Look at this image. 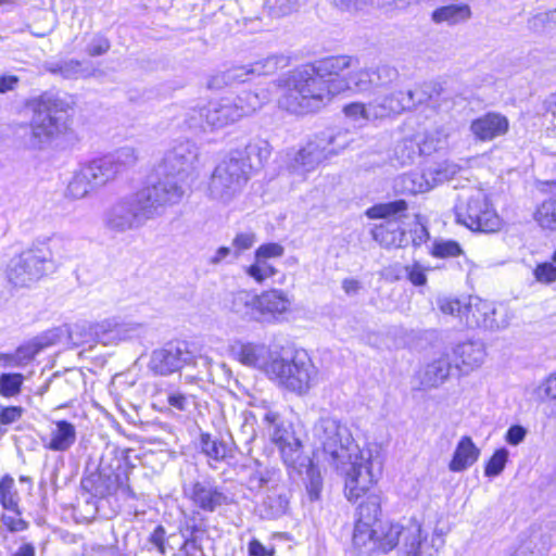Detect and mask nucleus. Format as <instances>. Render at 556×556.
<instances>
[{
  "label": "nucleus",
  "instance_id": "aec40b11",
  "mask_svg": "<svg viewBox=\"0 0 556 556\" xmlns=\"http://www.w3.org/2000/svg\"><path fill=\"white\" fill-rule=\"evenodd\" d=\"M290 306L291 300L285 291L278 289L264 291L257 295V321L276 323Z\"/></svg>",
  "mask_w": 556,
  "mask_h": 556
},
{
  "label": "nucleus",
  "instance_id": "bf43d9fd",
  "mask_svg": "<svg viewBox=\"0 0 556 556\" xmlns=\"http://www.w3.org/2000/svg\"><path fill=\"white\" fill-rule=\"evenodd\" d=\"M372 119L384 118L393 114V111H389L391 105L389 104L388 97L381 99H375L369 102Z\"/></svg>",
  "mask_w": 556,
  "mask_h": 556
},
{
  "label": "nucleus",
  "instance_id": "680f3d73",
  "mask_svg": "<svg viewBox=\"0 0 556 556\" xmlns=\"http://www.w3.org/2000/svg\"><path fill=\"white\" fill-rule=\"evenodd\" d=\"M167 403L170 407L179 412H186L189 409L190 405L192 404V401L190 396L179 391H174L168 394Z\"/></svg>",
  "mask_w": 556,
  "mask_h": 556
},
{
  "label": "nucleus",
  "instance_id": "a19ab883",
  "mask_svg": "<svg viewBox=\"0 0 556 556\" xmlns=\"http://www.w3.org/2000/svg\"><path fill=\"white\" fill-rule=\"evenodd\" d=\"M535 220L542 228L556 230V198L544 201L535 212Z\"/></svg>",
  "mask_w": 556,
  "mask_h": 556
},
{
  "label": "nucleus",
  "instance_id": "ea45409f",
  "mask_svg": "<svg viewBox=\"0 0 556 556\" xmlns=\"http://www.w3.org/2000/svg\"><path fill=\"white\" fill-rule=\"evenodd\" d=\"M50 71L60 74L66 79H76L89 75L88 70L84 68L83 63L77 60H66L53 64Z\"/></svg>",
  "mask_w": 556,
  "mask_h": 556
},
{
  "label": "nucleus",
  "instance_id": "603ef678",
  "mask_svg": "<svg viewBox=\"0 0 556 556\" xmlns=\"http://www.w3.org/2000/svg\"><path fill=\"white\" fill-rule=\"evenodd\" d=\"M440 311L445 315L460 316L465 318V307L459 300L452 298H440L438 300Z\"/></svg>",
  "mask_w": 556,
  "mask_h": 556
},
{
  "label": "nucleus",
  "instance_id": "3c124183",
  "mask_svg": "<svg viewBox=\"0 0 556 556\" xmlns=\"http://www.w3.org/2000/svg\"><path fill=\"white\" fill-rule=\"evenodd\" d=\"M37 353L33 346H21L14 354H5L2 356L8 366H23L30 362Z\"/></svg>",
  "mask_w": 556,
  "mask_h": 556
},
{
  "label": "nucleus",
  "instance_id": "a18cd8bd",
  "mask_svg": "<svg viewBox=\"0 0 556 556\" xmlns=\"http://www.w3.org/2000/svg\"><path fill=\"white\" fill-rule=\"evenodd\" d=\"M343 113L350 121L361 125L374 121L369 103L352 102L343 108Z\"/></svg>",
  "mask_w": 556,
  "mask_h": 556
},
{
  "label": "nucleus",
  "instance_id": "1a4fd4ad",
  "mask_svg": "<svg viewBox=\"0 0 556 556\" xmlns=\"http://www.w3.org/2000/svg\"><path fill=\"white\" fill-rule=\"evenodd\" d=\"M456 222L472 231L495 232L502 226V219L485 193L476 191L455 205Z\"/></svg>",
  "mask_w": 556,
  "mask_h": 556
},
{
  "label": "nucleus",
  "instance_id": "c9c22d12",
  "mask_svg": "<svg viewBox=\"0 0 556 556\" xmlns=\"http://www.w3.org/2000/svg\"><path fill=\"white\" fill-rule=\"evenodd\" d=\"M443 91L444 89L442 84L430 81L404 93L406 99L413 103L414 109L418 104H422L428 101H435L442 96Z\"/></svg>",
  "mask_w": 556,
  "mask_h": 556
},
{
  "label": "nucleus",
  "instance_id": "6ab92c4d",
  "mask_svg": "<svg viewBox=\"0 0 556 556\" xmlns=\"http://www.w3.org/2000/svg\"><path fill=\"white\" fill-rule=\"evenodd\" d=\"M138 328V324L118 323L115 319H104L88 326L91 339L103 345H113L128 340L136 334Z\"/></svg>",
  "mask_w": 556,
  "mask_h": 556
},
{
  "label": "nucleus",
  "instance_id": "0eeeda50",
  "mask_svg": "<svg viewBox=\"0 0 556 556\" xmlns=\"http://www.w3.org/2000/svg\"><path fill=\"white\" fill-rule=\"evenodd\" d=\"M265 372L285 390L303 396L317 384L318 369L304 352L292 357L277 356L265 366Z\"/></svg>",
  "mask_w": 556,
  "mask_h": 556
},
{
  "label": "nucleus",
  "instance_id": "c03bdc74",
  "mask_svg": "<svg viewBox=\"0 0 556 556\" xmlns=\"http://www.w3.org/2000/svg\"><path fill=\"white\" fill-rule=\"evenodd\" d=\"M276 273L277 270L274 266H271L266 260L257 257L256 255L254 263L245 267V274L258 283H262L265 279L273 277Z\"/></svg>",
  "mask_w": 556,
  "mask_h": 556
},
{
  "label": "nucleus",
  "instance_id": "c756f323",
  "mask_svg": "<svg viewBox=\"0 0 556 556\" xmlns=\"http://www.w3.org/2000/svg\"><path fill=\"white\" fill-rule=\"evenodd\" d=\"M371 235L374 240L384 248H400L405 239V232L397 220H386L376 225Z\"/></svg>",
  "mask_w": 556,
  "mask_h": 556
},
{
  "label": "nucleus",
  "instance_id": "412c9836",
  "mask_svg": "<svg viewBox=\"0 0 556 556\" xmlns=\"http://www.w3.org/2000/svg\"><path fill=\"white\" fill-rule=\"evenodd\" d=\"M71 240L63 235H53L33 245L34 250L45 257V265L49 270L54 269L58 263L65 260L71 252Z\"/></svg>",
  "mask_w": 556,
  "mask_h": 556
},
{
  "label": "nucleus",
  "instance_id": "69168bd1",
  "mask_svg": "<svg viewBox=\"0 0 556 556\" xmlns=\"http://www.w3.org/2000/svg\"><path fill=\"white\" fill-rule=\"evenodd\" d=\"M405 271L408 280L416 287L425 286L427 282V276L420 264L415 263L412 266H406Z\"/></svg>",
  "mask_w": 556,
  "mask_h": 556
},
{
  "label": "nucleus",
  "instance_id": "79ce46f5",
  "mask_svg": "<svg viewBox=\"0 0 556 556\" xmlns=\"http://www.w3.org/2000/svg\"><path fill=\"white\" fill-rule=\"evenodd\" d=\"M201 450L202 452L215 460H222L227 456V445L217 439H213L208 433L201 434Z\"/></svg>",
  "mask_w": 556,
  "mask_h": 556
},
{
  "label": "nucleus",
  "instance_id": "f03ea898",
  "mask_svg": "<svg viewBox=\"0 0 556 556\" xmlns=\"http://www.w3.org/2000/svg\"><path fill=\"white\" fill-rule=\"evenodd\" d=\"M313 432L325 460L344 475V492L350 502L357 501L377 483L383 466L379 452L359 448L345 425L321 417Z\"/></svg>",
  "mask_w": 556,
  "mask_h": 556
},
{
  "label": "nucleus",
  "instance_id": "8fccbe9b",
  "mask_svg": "<svg viewBox=\"0 0 556 556\" xmlns=\"http://www.w3.org/2000/svg\"><path fill=\"white\" fill-rule=\"evenodd\" d=\"M463 253L460 245L456 241H435L431 249L434 257L446 258L455 257Z\"/></svg>",
  "mask_w": 556,
  "mask_h": 556
},
{
  "label": "nucleus",
  "instance_id": "5fc2aeb1",
  "mask_svg": "<svg viewBox=\"0 0 556 556\" xmlns=\"http://www.w3.org/2000/svg\"><path fill=\"white\" fill-rule=\"evenodd\" d=\"M387 97L391 105L389 111H393V114H400L405 110L413 109V103L406 99L404 91H397Z\"/></svg>",
  "mask_w": 556,
  "mask_h": 556
},
{
  "label": "nucleus",
  "instance_id": "f704fd0d",
  "mask_svg": "<svg viewBox=\"0 0 556 556\" xmlns=\"http://www.w3.org/2000/svg\"><path fill=\"white\" fill-rule=\"evenodd\" d=\"M332 90L334 91H346L352 90L356 92H365L370 90V78L368 70L362 68L355 72H351L345 80H338L332 84Z\"/></svg>",
  "mask_w": 556,
  "mask_h": 556
},
{
  "label": "nucleus",
  "instance_id": "e2e57ef3",
  "mask_svg": "<svg viewBox=\"0 0 556 556\" xmlns=\"http://www.w3.org/2000/svg\"><path fill=\"white\" fill-rule=\"evenodd\" d=\"M285 249L279 243L270 242L266 244H262L255 251V255L263 260H268L271 257H280L283 255Z\"/></svg>",
  "mask_w": 556,
  "mask_h": 556
},
{
  "label": "nucleus",
  "instance_id": "c85d7f7f",
  "mask_svg": "<svg viewBox=\"0 0 556 556\" xmlns=\"http://www.w3.org/2000/svg\"><path fill=\"white\" fill-rule=\"evenodd\" d=\"M236 149L243 151L244 161L252 164V170L263 167L271 154L269 142L260 137L251 138Z\"/></svg>",
  "mask_w": 556,
  "mask_h": 556
},
{
  "label": "nucleus",
  "instance_id": "0e129e2a",
  "mask_svg": "<svg viewBox=\"0 0 556 556\" xmlns=\"http://www.w3.org/2000/svg\"><path fill=\"white\" fill-rule=\"evenodd\" d=\"M1 522L10 532H22L28 529V522L15 514V516L3 514Z\"/></svg>",
  "mask_w": 556,
  "mask_h": 556
},
{
  "label": "nucleus",
  "instance_id": "09e8293b",
  "mask_svg": "<svg viewBox=\"0 0 556 556\" xmlns=\"http://www.w3.org/2000/svg\"><path fill=\"white\" fill-rule=\"evenodd\" d=\"M507 459L508 451L506 448L502 447L496 450L485 465L484 475L486 477L498 476L504 470Z\"/></svg>",
  "mask_w": 556,
  "mask_h": 556
},
{
  "label": "nucleus",
  "instance_id": "338daca9",
  "mask_svg": "<svg viewBox=\"0 0 556 556\" xmlns=\"http://www.w3.org/2000/svg\"><path fill=\"white\" fill-rule=\"evenodd\" d=\"M149 542L153 544L161 555L166 554V530L163 526H157L149 536Z\"/></svg>",
  "mask_w": 556,
  "mask_h": 556
},
{
  "label": "nucleus",
  "instance_id": "ddd939ff",
  "mask_svg": "<svg viewBox=\"0 0 556 556\" xmlns=\"http://www.w3.org/2000/svg\"><path fill=\"white\" fill-rule=\"evenodd\" d=\"M198 160V148L190 141H184L176 144L167 151L155 168L157 180L155 182L170 181L175 182L181 190V199L185 190L182 181L187 173L193 168Z\"/></svg>",
  "mask_w": 556,
  "mask_h": 556
},
{
  "label": "nucleus",
  "instance_id": "37998d69",
  "mask_svg": "<svg viewBox=\"0 0 556 556\" xmlns=\"http://www.w3.org/2000/svg\"><path fill=\"white\" fill-rule=\"evenodd\" d=\"M554 25H556V9L536 13L527 22L528 29L535 34L544 33Z\"/></svg>",
  "mask_w": 556,
  "mask_h": 556
},
{
  "label": "nucleus",
  "instance_id": "e433bc0d",
  "mask_svg": "<svg viewBox=\"0 0 556 556\" xmlns=\"http://www.w3.org/2000/svg\"><path fill=\"white\" fill-rule=\"evenodd\" d=\"M393 189L395 193L416 194L429 189L428 182L419 174H403L394 179Z\"/></svg>",
  "mask_w": 556,
  "mask_h": 556
},
{
  "label": "nucleus",
  "instance_id": "b1692460",
  "mask_svg": "<svg viewBox=\"0 0 556 556\" xmlns=\"http://www.w3.org/2000/svg\"><path fill=\"white\" fill-rule=\"evenodd\" d=\"M454 356L460 363L455 368L464 374H468L481 366L485 357L484 345L480 341H467L456 345Z\"/></svg>",
  "mask_w": 556,
  "mask_h": 556
},
{
  "label": "nucleus",
  "instance_id": "20e7f679",
  "mask_svg": "<svg viewBox=\"0 0 556 556\" xmlns=\"http://www.w3.org/2000/svg\"><path fill=\"white\" fill-rule=\"evenodd\" d=\"M180 201L181 190L175 182H150L115 202L104 214V225L116 233L137 230Z\"/></svg>",
  "mask_w": 556,
  "mask_h": 556
},
{
  "label": "nucleus",
  "instance_id": "6e6552de",
  "mask_svg": "<svg viewBox=\"0 0 556 556\" xmlns=\"http://www.w3.org/2000/svg\"><path fill=\"white\" fill-rule=\"evenodd\" d=\"M252 164L244 161L241 149H231L211 175L208 193L223 203L238 195L251 178Z\"/></svg>",
  "mask_w": 556,
  "mask_h": 556
},
{
  "label": "nucleus",
  "instance_id": "72a5a7b5",
  "mask_svg": "<svg viewBox=\"0 0 556 556\" xmlns=\"http://www.w3.org/2000/svg\"><path fill=\"white\" fill-rule=\"evenodd\" d=\"M407 210V202L401 199L376 204L366 211V215L371 219L383 218L388 220H396V218L405 217Z\"/></svg>",
  "mask_w": 556,
  "mask_h": 556
},
{
  "label": "nucleus",
  "instance_id": "7c9ffc66",
  "mask_svg": "<svg viewBox=\"0 0 556 556\" xmlns=\"http://www.w3.org/2000/svg\"><path fill=\"white\" fill-rule=\"evenodd\" d=\"M452 371V365L447 355H442L429 363L422 374L421 382L428 388L443 383Z\"/></svg>",
  "mask_w": 556,
  "mask_h": 556
},
{
  "label": "nucleus",
  "instance_id": "bb28decb",
  "mask_svg": "<svg viewBox=\"0 0 556 556\" xmlns=\"http://www.w3.org/2000/svg\"><path fill=\"white\" fill-rule=\"evenodd\" d=\"M480 450L475 445L470 437H463L454 451L448 464L451 471L460 472L472 466L479 458Z\"/></svg>",
  "mask_w": 556,
  "mask_h": 556
},
{
  "label": "nucleus",
  "instance_id": "49530a36",
  "mask_svg": "<svg viewBox=\"0 0 556 556\" xmlns=\"http://www.w3.org/2000/svg\"><path fill=\"white\" fill-rule=\"evenodd\" d=\"M242 424L237 432V440L241 442L249 452V445L254 441L256 437L255 431V418L247 413L242 414Z\"/></svg>",
  "mask_w": 556,
  "mask_h": 556
},
{
  "label": "nucleus",
  "instance_id": "f8f14e48",
  "mask_svg": "<svg viewBox=\"0 0 556 556\" xmlns=\"http://www.w3.org/2000/svg\"><path fill=\"white\" fill-rule=\"evenodd\" d=\"M128 481V471L125 467L118 465L114 469L110 465L100 464L93 472L83 477L80 484L86 492L96 497L104 498L121 493L126 498H132L135 493Z\"/></svg>",
  "mask_w": 556,
  "mask_h": 556
},
{
  "label": "nucleus",
  "instance_id": "9b49d317",
  "mask_svg": "<svg viewBox=\"0 0 556 556\" xmlns=\"http://www.w3.org/2000/svg\"><path fill=\"white\" fill-rule=\"evenodd\" d=\"M138 160V150L134 147L125 146L84 164L83 167L91 179L93 187L100 189L114 181L122 173L135 166Z\"/></svg>",
  "mask_w": 556,
  "mask_h": 556
},
{
  "label": "nucleus",
  "instance_id": "774afa93",
  "mask_svg": "<svg viewBox=\"0 0 556 556\" xmlns=\"http://www.w3.org/2000/svg\"><path fill=\"white\" fill-rule=\"evenodd\" d=\"M111 45L106 38H94L87 47V53L91 56H99L106 53Z\"/></svg>",
  "mask_w": 556,
  "mask_h": 556
},
{
  "label": "nucleus",
  "instance_id": "de8ad7c7",
  "mask_svg": "<svg viewBox=\"0 0 556 556\" xmlns=\"http://www.w3.org/2000/svg\"><path fill=\"white\" fill-rule=\"evenodd\" d=\"M23 380L22 374H2L0 376V394L8 397L18 394Z\"/></svg>",
  "mask_w": 556,
  "mask_h": 556
},
{
  "label": "nucleus",
  "instance_id": "58836bf2",
  "mask_svg": "<svg viewBox=\"0 0 556 556\" xmlns=\"http://www.w3.org/2000/svg\"><path fill=\"white\" fill-rule=\"evenodd\" d=\"M18 501L20 497L15 489L14 479L5 475L0 480V503L4 509L21 516L22 513L18 508Z\"/></svg>",
  "mask_w": 556,
  "mask_h": 556
},
{
  "label": "nucleus",
  "instance_id": "2eb2a0df",
  "mask_svg": "<svg viewBox=\"0 0 556 556\" xmlns=\"http://www.w3.org/2000/svg\"><path fill=\"white\" fill-rule=\"evenodd\" d=\"M193 358L186 342H169L152 352L149 367L155 375L168 376L191 364Z\"/></svg>",
  "mask_w": 556,
  "mask_h": 556
},
{
  "label": "nucleus",
  "instance_id": "f257e3e1",
  "mask_svg": "<svg viewBox=\"0 0 556 556\" xmlns=\"http://www.w3.org/2000/svg\"><path fill=\"white\" fill-rule=\"evenodd\" d=\"M381 500L371 494L357 508L353 545L361 555L374 551L388 553L399 546V556H438L443 538L429 532L416 519L406 522L382 521Z\"/></svg>",
  "mask_w": 556,
  "mask_h": 556
},
{
  "label": "nucleus",
  "instance_id": "cd10ccee",
  "mask_svg": "<svg viewBox=\"0 0 556 556\" xmlns=\"http://www.w3.org/2000/svg\"><path fill=\"white\" fill-rule=\"evenodd\" d=\"M236 359L249 367H261L265 364L267 348L264 344L251 342H236L231 346Z\"/></svg>",
  "mask_w": 556,
  "mask_h": 556
},
{
  "label": "nucleus",
  "instance_id": "052dcab7",
  "mask_svg": "<svg viewBox=\"0 0 556 556\" xmlns=\"http://www.w3.org/2000/svg\"><path fill=\"white\" fill-rule=\"evenodd\" d=\"M541 400L556 399V371L551 374L536 389Z\"/></svg>",
  "mask_w": 556,
  "mask_h": 556
},
{
  "label": "nucleus",
  "instance_id": "4d7b16f0",
  "mask_svg": "<svg viewBox=\"0 0 556 556\" xmlns=\"http://www.w3.org/2000/svg\"><path fill=\"white\" fill-rule=\"evenodd\" d=\"M308 482L306 484V491L311 501L319 498L320 491L323 489V479L318 472L313 469L307 471Z\"/></svg>",
  "mask_w": 556,
  "mask_h": 556
},
{
  "label": "nucleus",
  "instance_id": "f3484780",
  "mask_svg": "<svg viewBox=\"0 0 556 556\" xmlns=\"http://www.w3.org/2000/svg\"><path fill=\"white\" fill-rule=\"evenodd\" d=\"M283 62L285 59L282 56L269 55L248 66H233L225 71L220 76L214 77L212 85L220 87L219 80L225 85H230L235 83H245L255 76L271 75L280 66H283Z\"/></svg>",
  "mask_w": 556,
  "mask_h": 556
},
{
  "label": "nucleus",
  "instance_id": "5701e85b",
  "mask_svg": "<svg viewBox=\"0 0 556 556\" xmlns=\"http://www.w3.org/2000/svg\"><path fill=\"white\" fill-rule=\"evenodd\" d=\"M336 152L334 148L327 151L326 147H321L317 142H308L304 148L300 149L291 161V168L299 173H308L314 170L328 155Z\"/></svg>",
  "mask_w": 556,
  "mask_h": 556
},
{
  "label": "nucleus",
  "instance_id": "4c0bfd02",
  "mask_svg": "<svg viewBox=\"0 0 556 556\" xmlns=\"http://www.w3.org/2000/svg\"><path fill=\"white\" fill-rule=\"evenodd\" d=\"M98 190L91 184V179L87 175L83 165L74 173L71 181L67 185L66 193L72 199H83L89 193Z\"/></svg>",
  "mask_w": 556,
  "mask_h": 556
},
{
  "label": "nucleus",
  "instance_id": "39448f33",
  "mask_svg": "<svg viewBox=\"0 0 556 556\" xmlns=\"http://www.w3.org/2000/svg\"><path fill=\"white\" fill-rule=\"evenodd\" d=\"M33 117L26 143L30 149L42 150L66 131L67 103L53 93H42L30 102Z\"/></svg>",
  "mask_w": 556,
  "mask_h": 556
},
{
  "label": "nucleus",
  "instance_id": "6e6d98bb",
  "mask_svg": "<svg viewBox=\"0 0 556 556\" xmlns=\"http://www.w3.org/2000/svg\"><path fill=\"white\" fill-rule=\"evenodd\" d=\"M535 279L543 283L556 281V266L554 263L539 264L534 269Z\"/></svg>",
  "mask_w": 556,
  "mask_h": 556
},
{
  "label": "nucleus",
  "instance_id": "dca6fc26",
  "mask_svg": "<svg viewBox=\"0 0 556 556\" xmlns=\"http://www.w3.org/2000/svg\"><path fill=\"white\" fill-rule=\"evenodd\" d=\"M465 323L471 328L498 330L509 324L504 307H495L493 303L475 298L465 307Z\"/></svg>",
  "mask_w": 556,
  "mask_h": 556
},
{
  "label": "nucleus",
  "instance_id": "a878e982",
  "mask_svg": "<svg viewBox=\"0 0 556 556\" xmlns=\"http://www.w3.org/2000/svg\"><path fill=\"white\" fill-rule=\"evenodd\" d=\"M279 415L274 412H267L264 415V421L270 427V435L273 442L278 445L282 453L287 450L290 452H296L301 442L294 437V434L287 428L281 427L278 424Z\"/></svg>",
  "mask_w": 556,
  "mask_h": 556
},
{
  "label": "nucleus",
  "instance_id": "2f4dec72",
  "mask_svg": "<svg viewBox=\"0 0 556 556\" xmlns=\"http://www.w3.org/2000/svg\"><path fill=\"white\" fill-rule=\"evenodd\" d=\"M471 17V9L468 4H450L435 9L431 18L434 23H447L448 25H456L464 23Z\"/></svg>",
  "mask_w": 556,
  "mask_h": 556
},
{
  "label": "nucleus",
  "instance_id": "7ed1b4c3",
  "mask_svg": "<svg viewBox=\"0 0 556 556\" xmlns=\"http://www.w3.org/2000/svg\"><path fill=\"white\" fill-rule=\"evenodd\" d=\"M357 63L350 55H333L294 70L286 80V93L280 104L288 111L303 114L326 105L340 91L332 84L345 80L340 74Z\"/></svg>",
  "mask_w": 556,
  "mask_h": 556
},
{
  "label": "nucleus",
  "instance_id": "9d476101",
  "mask_svg": "<svg viewBox=\"0 0 556 556\" xmlns=\"http://www.w3.org/2000/svg\"><path fill=\"white\" fill-rule=\"evenodd\" d=\"M251 491L267 490L266 496L258 505V513L263 519H277L285 515L289 505V497L285 485L280 483V473L275 469H257L248 480Z\"/></svg>",
  "mask_w": 556,
  "mask_h": 556
},
{
  "label": "nucleus",
  "instance_id": "423d86ee",
  "mask_svg": "<svg viewBox=\"0 0 556 556\" xmlns=\"http://www.w3.org/2000/svg\"><path fill=\"white\" fill-rule=\"evenodd\" d=\"M264 99L255 92L244 91L230 99L223 98L189 113L191 127L219 129L248 116L262 106Z\"/></svg>",
  "mask_w": 556,
  "mask_h": 556
},
{
  "label": "nucleus",
  "instance_id": "864d4df0",
  "mask_svg": "<svg viewBox=\"0 0 556 556\" xmlns=\"http://www.w3.org/2000/svg\"><path fill=\"white\" fill-rule=\"evenodd\" d=\"M24 413L22 406H0V427L17 422Z\"/></svg>",
  "mask_w": 556,
  "mask_h": 556
},
{
  "label": "nucleus",
  "instance_id": "13d9d810",
  "mask_svg": "<svg viewBox=\"0 0 556 556\" xmlns=\"http://www.w3.org/2000/svg\"><path fill=\"white\" fill-rule=\"evenodd\" d=\"M255 241L256 238L253 232L238 233L232 241V245L235 248V256L238 257L242 251L252 248Z\"/></svg>",
  "mask_w": 556,
  "mask_h": 556
},
{
  "label": "nucleus",
  "instance_id": "4468645a",
  "mask_svg": "<svg viewBox=\"0 0 556 556\" xmlns=\"http://www.w3.org/2000/svg\"><path fill=\"white\" fill-rule=\"evenodd\" d=\"M48 270L45 257L31 247L10 260L7 277L16 288H28L41 279Z\"/></svg>",
  "mask_w": 556,
  "mask_h": 556
},
{
  "label": "nucleus",
  "instance_id": "473e14b6",
  "mask_svg": "<svg viewBox=\"0 0 556 556\" xmlns=\"http://www.w3.org/2000/svg\"><path fill=\"white\" fill-rule=\"evenodd\" d=\"M230 309L238 316L257 321V294L241 290L232 294Z\"/></svg>",
  "mask_w": 556,
  "mask_h": 556
},
{
  "label": "nucleus",
  "instance_id": "393cba45",
  "mask_svg": "<svg viewBox=\"0 0 556 556\" xmlns=\"http://www.w3.org/2000/svg\"><path fill=\"white\" fill-rule=\"evenodd\" d=\"M54 427L49 433V441L43 446L54 452L68 451L76 441V428L67 420L53 422Z\"/></svg>",
  "mask_w": 556,
  "mask_h": 556
},
{
  "label": "nucleus",
  "instance_id": "4be33fe9",
  "mask_svg": "<svg viewBox=\"0 0 556 556\" xmlns=\"http://www.w3.org/2000/svg\"><path fill=\"white\" fill-rule=\"evenodd\" d=\"M508 119L500 113H486L471 122L470 130L482 141L503 136L508 130Z\"/></svg>",
  "mask_w": 556,
  "mask_h": 556
},
{
  "label": "nucleus",
  "instance_id": "a211bd4d",
  "mask_svg": "<svg viewBox=\"0 0 556 556\" xmlns=\"http://www.w3.org/2000/svg\"><path fill=\"white\" fill-rule=\"evenodd\" d=\"M184 494L192 504L206 513H213L217 508L230 503L229 496L223 490L208 480L194 481L184 485Z\"/></svg>",
  "mask_w": 556,
  "mask_h": 556
}]
</instances>
